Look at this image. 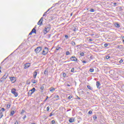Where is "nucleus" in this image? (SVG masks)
Returning <instances> with one entry per match:
<instances>
[{"label": "nucleus", "instance_id": "f257e3e1", "mask_svg": "<svg viewBox=\"0 0 124 124\" xmlns=\"http://www.w3.org/2000/svg\"><path fill=\"white\" fill-rule=\"evenodd\" d=\"M50 29H51V27L50 26V25H47V26H46L44 31V34H46L47 32H48L49 31H50Z\"/></svg>", "mask_w": 124, "mask_h": 124}, {"label": "nucleus", "instance_id": "f03ea898", "mask_svg": "<svg viewBox=\"0 0 124 124\" xmlns=\"http://www.w3.org/2000/svg\"><path fill=\"white\" fill-rule=\"evenodd\" d=\"M48 51H49V49H48V47H45L42 54V55H44V56H45V55H47V54H48Z\"/></svg>", "mask_w": 124, "mask_h": 124}, {"label": "nucleus", "instance_id": "7ed1b4c3", "mask_svg": "<svg viewBox=\"0 0 124 124\" xmlns=\"http://www.w3.org/2000/svg\"><path fill=\"white\" fill-rule=\"evenodd\" d=\"M42 50V47H41V46H38L36 49H35L34 51L36 54H38L39 53H40Z\"/></svg>", "mask_w": 124, "mask_h": 124}, {"label": "nucleus", "instance_id": "20e7f679", "mask_svg": "<svg viewBox=\"0 0 124 124\" xmlns=\"http://www.w3.org/2000/svg\"><path fill=\"white\" fill-rule=\"evenodd\" d=\"M11 93L14 95L16 97H17L18 96V93H16V89H13L11 90Z\"/></svg>", "mask_w": 124, "mask_h": 124}, {"label": "nucleus", "instance_id": "39448f33", "mask_svg": "<svg viewBox=\"0 0 124 124\" xmlns=\"http://www.w3.org/2000/svg\"><path fill=\"white\" fill-rule=\"evenodd\" d=\"M9 78L12 83H15V82H16V78L15 77H10Z\"/></svg>", "mask_w": 124, "mask_h": 124}, {"label": "nucleus", "instance_id": "423d86ee", "mask_svg": "<svg viewBox=\"0 0 124 124\" xmlns=\"http://www.w3.org/2000/svg\"><path fill=\"white\" fill-rule=\"evenodd\" d=\"M43 17H41V19L39 20V21L37 23V25L39 26H41V25H43Z\"/></svg>", "mask_w": 124, "mask_h": 124}, {"label": "nucleus", "instance_id": "0eeeda50", "mask_svg": "<svg viewBox=\"0 0 124 124\" xmlns=\"http://www.w3.org/2000/svg\"><path fill=\"white\" fill-rule=\"evenodd\" d=\"M70 60L72 61V62H78V59L75 57V56H72L70 58Z\"/></svg>", "mask_w": 124, "mask_h": 124}, {"label": "nucleus", "instance_id": "6e6552de", "mask_svg": "<svg viewBox=\"0 0 124 124\" xmlns=\"http://www.w3.org/2000/svg\"><path fill=\"white\" fill-rule=\"evenodd\" d=\"M117 49H120L121 51H123V50L124 49V46L122 45H118L117 46Z\"/></svg>", "mask_w": 124, "mask_h": 124}, {"label": "nucleus", "instance_id": "1a4fd4ad", "mask_svg": "<svg viewBox=\"0 0 124 124\" xmlns=\"http://www.w3.org/2000/svg\"><path fill=\"white\" fill-rule=\"evenodd\" d=\"M100 82L99 81H96V86L97 88V89H100V86H101Z\"/></svg>", "mask_w": 124, "mask_h": 124}, {"label": "nucleus", "instance_id": "9d476101", "mask_svg": "<svg viewBox=\"0 0 124 124\" xmlns=\"http://www.w3.org/2000/svg\"><path fill=\"white\" fill-rule=\"evenodd\" d=\"M30 66H31V64L30 63H27L26 64H25L24 69H27V68H28Z\"/></svg>", "mask_w": 124, "mask_h": 124}, {"label": "nucleus", "instance_id": "9b49d317", "mask_svg": "<svg viewBox=\"0 0 124 124\" xmlns=\"http://www.w3.org/2000/svg\"><path fill=\"white\" fill-rule=\"evenodd\" d=\"M57 4H59V3H56L55 4H54L53 5V6H52L50 8L48 9L46 11V13H47V12H48L49 10H50V9H52V8H53V7H55V6H56V5H57Z\"/></svg>", "mask_w": 124, "mask_h": 124}, {"label": "nucleus", "instance_id": "f8f14e48", "mask_svg": "<svg viewBox=\"0 0 124 124\" xmlns=\"http://www.w3.org/2000/svg\"><path fill=\"white\" fill-rule=\"evenodd\" d=\"M57 4H59V3H56L55 4H54L53 5V6H52L50 8L48 9L46 11V13H47V12H48L49 10H50V9H52V8H53V7H55V6H56V5H57Z\"/></svg>", "mask_w": 124, "mask_h": 124}, {"label": "nucleus", "instance_id": "ddd939ff", "mask_svg": "<svg viewBox=\"0 0 124 124\" xmlns=\"http://www.w3.org/2000/svg\"><path fill=\"white\" fill-rule=\"evenodd\" d=\"M8 76V74L6 73L3 77L1 78V79H4L5 80L7 78V77Z\"/></svg>", "mask_w": 124, "mask_h": 124}, {"label": "nucleus", "instance_id": "4468645a", "mask_svg": "<svg viewBox=\"0 0 124 124\" xmlns=\"http://www.w3.org/2000/svg\"><path fill=\"white\" fill-rule=\"evenodd\" d=\"M36 76H37V72L34 71L33 73V78L34 79H36Z\"/></svg>", "mask_w": 124, "mask_h": 124}, {"label": "nucleus", "instance_id": "2eb2a0df", "mask_svg": "<svg viewBox=\"0 0 124 124\" xmlns=\"http://www.w3.org/2000/svg\"><path fill=\"white\" fill-rule=\"evenodd\" d=\"M35 29H36V26H35L34 28L31 31H33V33H36V30H35Z\"/></svg>", "mask_w": 124, "mask_h": 124}, {"label": "nucleus", "instance_id": "dca6fc26", "mask_svg": "<svg viewBox=\"0 0 124 124\" xmlns=\"http://www.w3.org/2000/svg\"><path fill=\"white\" fill-rule=\"evenodd\" d=\"M6 60H7V58H6V59H5L3 61V62H1V64H5V63L7 62L6 61Z\"/></svg>", "mask_w": 124, "mask_h": 124}, {"label": "nucleus", "instance_id": "f3484780", "mask_svg": "<svg viewBox=\"0 0 124 124\" xmlns=\"http://www.w3.org/2000/svg\"><path fill=\"white\" fill-rule=\"evenodd\" d=\"M14 114H15V111L14 110H13V111H11V113L10 114V116L11 117H12L13 116V115H14Z\"/></svg>", "mask_w": 124, "mask_h": 124}, {"label": "nucleus", "instance_id": "a211bd4d", "mask_svg": "<svg viewBox=\"0 0 124 124\" xmlns=\"http://www.w3.org/2000/svg\"><path fill=\"white\" fill-rule=\"evenodd\" d=\"M29 91L33 93L35 92V88L34 87L32 89L30 90Z\"/></svg>", "mask_w": 124, "mask_h": 124}, {"label": "nucleus", "instance_id": "6ab92c4d", "mask_svg": "<svg viewBox=\"0 0 124 124\" xmlns=\"http://www.w3.org/2000/svg\"><path fill=\"white\" fill-rule=\"evenodd\" d=\"M75 120L73 118H71L69 120V123H74Z\"/></svg>", "mask_w": 124, "mask_h": 124}, {"label": "nucleus", "instance_id": "aec40b11", "mask_svg": "<svg viewBox=\"0 0 124 124\" xmlns=\"http://www.w3.org/2000/svg\"><path fill=\"white\" fill-rule=\"evenodd\" d=\"M31 82L33 84H36V83H37V80H35V79H31Z\"/></svg>", "mask_w": 124, "mask_h": 124}, {"label": "nucleus", "instance_id": "412c9836", "mask_svg": "<svg viewBox=\"0 0 124 124\" xmlns=\"http://www.w3.org/2000/svg\"><path fill=\"white\" fill-rule=\"evenodd\" d=\"M55 88H53V87H51L49 89L50 92H51V93H53V92H54V91H55Z\"/></svg>", "mask_w": 124, "mask_h": 124}, {"label": "nucleus", "instance_id": "4be33fe9", "mask_svg": "<svg viewBox=\"0 0 124 124\" xmlns=\"http://www.w3.org/2000/svg\"><path fill=\"white\" fill-rule=\"evenodd\" d=\"M87 88L89 89V90H90L91 91H93V87H92L90 85H87Z\"/></svg>", "mask_w": 124, "mask_h": 124}, {"label": "nucleus", "instance_id": "5701e85b", "mask_svg": "<svg viewBox=\"0 0 124 124\" xmlns=\"http://www.w3.org/2000/svg\"><path fill=\"white\" fill-rule=\"evenodd\" d=\"M54 98H58L56 99V100H60V96H59V95H55Z\"/></svg>", "mask_w": 124, "mask_h": 124}, {"label": "nucleus", "instance_id": "b1692460", "mask_svg": "<svg viewBox=\"0 0 124 124\" xmlns=\"http://www.w3.org/2000/svg\"><path fill=\"white\" fill-rule=\"evenodd\" d=\"M115 26L116 27V28H120V27H121L120 24H119V23H116L115 24Z\"/></svg>", "mask_w": 124, "mask_h": 124}, {"label": "nucleus", "instance_id": "393cba45", "mask_svg": "<svg viewBox=\"0 0 124 124\" xmlns=\"http://www.w3.org/2000/svg\"><path fill=\"white\" fill-rule=\"evenodd\" d=\"M44 74L45 75H48V70L46 69L44 71Z\"/></svg>", "mask_w": 124, "mask_h": 124}, {"label": "nucleus", "instance_id": "a878e982", "mask_svg": "<svg viewBox=\"0 0 124 124\" xmlns=\"http://www.w3.org/2000/svg\"><path fill=\"white\" fill-rule=\"evenodd\" d=\"M30 79H28L27 81H26V84L27 85H30V84H31V81H30Z\"/></svg>", "mask_w": 124, "mask_h": 124}, {"label": "nucleus", "instance_id": "bb28decb", "mask_svg": "<svg viewBox=\"0 0 124 124\" xmlns=\"http://www.w3.org/2000/svg\"><path fill=\"white\" fill-rule=\"evenodd\" d=\"M32 93H32V92H30V91H29V92H28V95H29V96H31V94H32Z\"/></svg>", "mask_w": 124, "mask_h": 124}, {"label": "nucleus", "instance_id": "cd10ccee", "mask_svg": "<svg viewBox=\"0 0 124 124\" xmlns=\"http://www.w3.org/2000/svg\"><path fill=\"white\" fill-rule=\"evenodd\" d=\"M80 55L81 57H84V56H85V53L84 52H80Z\"/></svg>", "mask_w": 124, "mask_h": 124}, {"label": "nucleus", "instance_id": "c85d7f7f", "mask_svg": "<svg viewBox=\"0 0 124 124\" xmlns=\"http://www.w3.org/2000/svg\"><path fill=\"white\" fill-rule=\"evenodd\" d=\"M89 71L90 72H93V71H94V69H93V68H90Z\"/></svg>", "mask_w": 124, "mask_h": 124}, {"label": "nucleus", "instance_id": "c756f323", "mask_svg": "<svg viewBox=\"0 0 124 124\" xmlns=\"http://www.w3.org/2000/svg\"><path fill=\"white\" fill-rule=\"evenodd\" d=\"M4 111H5V109L3 108H1L0 112H4Z\"/></svg>", "mask_w": 124, "mask_h": 124}, {"label": "nucleus", "instance_id": "7c9ffc66", "mask_svg": "<svg viewBox=\"0 0 124 124\" xmlns=\"http://www.w3.org/2000/svg\"><path fill=\"white\" fill-rule=\"evenodd\" d=\"M71 44L73 46H75L76 44H75V42L74 41H72Z\"/></svg>", "mask_w": 124, "mask_h": 124}, {"label": "nucleus", "instance_id": "2f4dec72", "mask_svg": "<svg viewBox=\"0 0 124 124\" xmlns=\"http://www.w3.org/2000/svg\"><path fill=\"white\" fill-rule=\"evenodd\" d=\"M3 116V114H2V112L0 113V119H1L2 117Z\"/></svg>", "mask_w": 124, "mask_h": 124}, {"label": "nucleus", "instance_id": "473e14b6", "mask_svg": "<svg viewBox=\"0 0 124 124\" xmlns=\"http://www.w3.org/2000/svg\"><path fill=\"white\" fill-rule=\"evenodd\" d=\"M10 106H11V105H10V104H7V109H9V108H10Z\"/></svg>", "mask_w": 124, "mask_h": 124}, {"label": "nucleus", "instance_id": "72a5a7b5", "mask_svg": "<svg viewBox=\"0 0 124 124\" xmlns=\"http://www.w3.org/2000/svg\"><path fill=\"white\" fill-rule=\"evenodd\" d=\"M59 49H62V47H60V46H57V47H56V50H57V51H59Z\"/></svg>", "mask_w": 124, "mask_h": 124}, {"label": "nucleus", "instance_id": "f704fd0d", "mask_svg": "<svg viewBox=\"0 0 124 124\" xmlns=\"http://www.w3.org/2000/svg\"><path fill=\"white\" fill-rule=\"evenodd\" d=\"M73 31H78V29L76 27H75L74 29H73Z\"/></svg>", "mask_w": 124, "mask_h": 124}, {"label": "nucleus", "instance_id": "c9c22d12", "mask_svg": "<svg viewBox=\"0 0 124 124\" xmlns=\"http://www.w3.org/2000/svg\"><path fill=\"white\" fill-rule=\"evenodd\" d=\"M93 120H94V121H96V119H97V117H96V116H93Z\"/></svg>", "mask_w": 124, "mask_h": 124}, {"label": "nucleus", "instance_id": "e433bc0d", "mask_svg": "<svg viewBox=\"0 0 124 124\" xmlns=\"http://www.w3.org/2000/svg\"><path fill=\"white\" fill-rule=\"evenodd\" d=\"M90 12H94V11H95L93 9H91L90 10Z\"/></svg>", "mask_w": 124, "mask_h": 124}, {"label": "nucleus", "instance_id": "4c0bfd02", "mask_svg": "<svg viewBox=\"0 0 124 124\" xmlns=\"http://www.w3.org/2000/svg\"><path fill=\"white\" fill-rule=\"evenodd\" d=\"M66 56H68V55H70V52H69V51H67L66 52Z\"/></svg>", "mask_w": 124, "mask_h": 124}, {"label": "nucleus", "instance_id": "58836bf2", "mask_svg": "<svg viewBox=\"0 0 124 124\" xmlns=\"http://www.w3.org/2000/svg\"><path fill=\"white\" fill-rule=\"evenodd\" d=\"M51 124H56V121H55V120H52V121H51Z\"/></svg>", "mask_w": 124, "mask_h": 124}, {"label": "nucleus", "instance_id": "ea45409f", "mask_svg": "<svg viewBox=\"0 0 124 124\" xmlns=\"http://www.w3.org/2000/svg\"><path fill=\"white\" fill-rule=\"evenodd\" d=\"M106 59L107 60H109V59H110V56H106Z\"/></svg>", "mask_w": 124, "mask_h": 124}, {"label": "nucleus", "instance_id": "a19ab883", "mask_svg": "<svg viewBox=\"0 0 124 124\" xmlns=\"http://www.w3.org/2000/svg\"><path fill=\"white\" fill-rule=\"evenodd\" d=\"M88 114L89 115H91L92 114H93V111H92V110H90L89 112H88Z\"/></svg>", "mask_w": 124, "mask_h": 124}, {"label": "nucleus", "instance_id": "79ce46f5", "mask_svg": "<svg viewBox=\"0 0 124 124\" xmlns=\"http://www.w3.org/2000/svg\"><path fill=\"white\" fill-rule=\"evenodd\" d=\"M49 110H50V107H47L46 108L47 111L49 112Z\"/></svg>", "mask_w": 124, "mask_h": 124}, {"label": "nucleus", "instance_id": "37998d69", "mask_svg": "<svg viewBox=\"0 0 124 124\" xmlns=\"http://www.w3.org/2000/svg\"><path fill=\"white\" fill-rule=\"evenodd\" d=\"M24 113H25V110L22 109L21 112V113H20V114H21V115H22V114H24Z\"/></svg>", "mask_w": 124, "mask_h": 124}, {"label": "nucleus", "instance_id": "c03bdc74", "mask_svg": "<svg viewBox=\"0 0 124 124\" xmlns=\"http://www.w3.org/2000/svg\"><path fill=\"white\" fill-rule=\"evenodd\" d=\"M104 47H106L108 46V44L106 43L104 45Z\"/></svg>", "mask_w": 124, "mask_h": 124}, {"label": "nucleus", "instance_id": "a18cd8bd", "mask_svg": "<svg viewBox=\"0 0 124 124\" xmlns=\"http://www.w3.org/2000/svg\"><path fill=\"white\" fill-rule=\"evenodd\" d=\"M46 15H47V13L46 12H45L43 16L44 17V16H46Z\"/></svg>", "mask_w": 124, "mask_h": 124}, {"label": "nucleus", "instance_id": "49530a36", "mask_svg": "<svg viewBox=\"0 0 124 124\" xmlns=\"http://www.w3.org/2000/svg\"><path fill=\"white\" fill-rule=\"evenodd\" d=\"M68 99H71V98H72V95H70L68 97Z\"/></svg>", "mask_w": 124, "mask_h": 124}, {"label": "nucleus", "instance_id": "de8ad7c7", "mask_svg": "<svg viewBox=\"0 0 124 124\" xmlns=\"http://www.w3.org/2000/svg\"><path fill=\"white\" fill-rule=\"evenodd\" d=\"M62 76H63V77H65L66 76V74H65V73H63V74H62Z\"/></svg>", "mask_w": 124, "mask_h": 124}, {"label": "nucleus", "instance_id": "09e8293b", "mask_svg": "<svg viewBox=\"0 0 124 124\" xmlns=\"http://www.w3.org/2000/svg\"><path fill=\"white\" fill-rule=\"evenodd\" d=\"M82 63H87V61H82Z\"/></svg>", "mask_w": 124, "mask_h": 124}, {"label": "nucleus", "instance_id": "8fccbe9b", "mask_svg": "<svg viewBox=\"0 0 124 124\" xmlns=\"http://www.w3.org/2000/svg\"><path fill=\"white\" fill-rule=\"evenodd\" d=\"M123 62H124V60H123L122 59H121V60L119 61V62H120V63H123Z\"/></svg>", "mask_w": 124, "mask_h": 124}, {"label": "nucleus", "instance_id": "3c124183", "mask_svg": "<svg viewBox=\"0 0 124 124\" xmlns=\"http://www.w3.org/2000/svg\"><path fill=\"white\" fill-rule=\"evenodd\" d=\"M71 72H74V68H72L71 70Z\"/></svg>", "mask_w": 124, "mask_h": 124}, {"label": "nucleus", "instance_id": "603ef678", "mask_svg": "<svg viewBox=\"0 0 124 124\" xmlns=\"http://www.w3.org/2000/svg\"><path fill=\"white\" fill-rule=\"evenodd\" d=\"M46 99L45 100V101H47V99H48V98H49V97H48V96H46Z\"/></svg>", "mask_w": 124, "mask_h": 124}, {"label": "nucleus", "instance_id": "864d4df0", "mask_svg": "<svg viewBox=\"0 0 124 124\" xmlns=\"http://www.w3.org/2000/svg\"><path fill=\"white\" fill-rule=\"evenodd\" d=\"M53 115H54V114H53V112L50 113L49 117H52V116H53Z\"/></svg>", "mask_w": 124, "mask_h": 124}, {"label": "nucleus", "instance_id": "5fc2aeb1", "mask_svg": "<svg viewBox=\"0 0 124 124\" xmlns=\"http://www.w3.org/2000/svg\"><path fill=\"white\" fill-rule=\"evenodd\" d=\"M47 36H48V38H50V37H51V34H49L47 35Z\"/></svg>", "mask_w": 124, "mask_h": 124}, {"label": "nucleus", "instance_id": "6e6d98bb", "mask_svg": "<svg viewBox=\"0 0 124 124\" xmlns=\"http://www.w3.org/2000/svg\"><path fill=\"white\" fill-rule=\"evenodd\" d=\"M40 89L42 90V91H43V90L44 89V87L43 86L41 87Z\"/></svg>", "mask_w": 124, "mask_h": 124}, {"label": "nucleus", "instance_id": "4d7b16f0", "mask_svg": "<svg viewBox=\"0 0 124 124\" xmlns=\"http://www.w3.org/2000/svg\"><path fill=\"white\" fill-rule=\"evenodd\" d=\"M33 31H31V32L29 33V35H31V34H32Z\"/></svg>", "mask_w": 124, "mask_h": 124}, {"label": "nucleus", "instance_id": "13d9d810", "mask_svg": "<svg viewBox=\"0 0 124 124\" xmlns=\"http://www.w3.org/2000/svg\"><path fill=\"white\" fill-rule=\"evenodd\" d=\"M15 124H19L18 123V121L16 120V122L15 123Z\"/></svg>", "mask_w": 124, "mask_h": 124}, {"label": "nucleus", "instance_id": "bf43d9fd", "mask_svg": "<svg viewBox=\"0 0 124 124\" xmlns=\"http://www.w3.org/2000/svg\"><path fill=\"white\" fill-rule=\"evenodd\" d=\"M65 38H66V39H67V38H68V35H65Z\"/></svg>", "mask_w": 124, "mask_h": 124}, {"label": "nucleus", "instance_id": "052dcab7", "mask_svg": "<svg viewBox=\"0 0 124 124\" xmlns=\"http://www.w3.org/2000/svg\"><path fill=\"white\" fill-rule=\"evenodd\" d=\"M26 118H27V115H24L23 117V120H25V119H26Z\"/></svg>", "mask_w": 124, "mask_h": 124}, {"label": "nucleus", "instance_id": "680f3d73", "mask_svg": "<svg viewBox=\"0 0 124 124\" xmlns=\"http://www.w3.org/2000/svg\"><path fill=\"white\" fill-rule=\"evenodd\" d=\"M114 6H116L117 5V3H113Z\"/></svg>", "mask_w": 124, "mask_h": 124}, {"label": "nucleus", "instance_id": "e2e57ef3", "mask_svg": "<svg viewBox=\"0 0 124 124\" xmlns=\"http://www.w3.org/2000/svg\"><path fill=\"white\" fill-rule=\"evenodd\" d=\"M81 93H84V91L83 90H81V91L80 92Z\"/></svg>", "mask_w": 124, "mask_h": 124}, {"label": "nucleus", "instance_id": "0e129e2a", "mask_svg": "<svg viewBox=\"0 0 124 124\" xmlns=\"http://www.w3.org/2000/svg\"><path fill=\"white\" fill-rule=\"evenodd\" d=\"M1 67L0 66V73H1Z\"/></svg>", "mask_w": 124, "mask_h": 124}, {"label": "nucleus", "instance_id": "69168bd1", "mask_svg": "<svg viewBox=\"0 0 124 124\" xmlns=\"http://www.w3.org/2000/svg\"><path fill=\"white\" fill-rule=\"evenodd\" d=\"M89 41H90V42L93 41V39H89Z\"/></svg>", "mask_w": 124, "mask_h": 124}, {"label": "nucleus", "instance_id": "338daca9", "mask_svg": "<svg viewBox=\"0 0 124 124\" xmlns=\"http://www.w3.org/2000/svg\"><path fill=\"white\" fill-rule=\"evenodd\" d=\"M86 93H87V94H90V92H87Z\"/></svg>", "mask_w": 124, "mask_h": 124}, {"label": "nucleus", "instance_id": "774afa93", "mask_svg": "<svg viewBox=\"0 0 124 124\" xmlns=\"http://www.w3.org/2000/svg\"><path fill=\"white\" fill-rule=\"evenodd\" d=\"M72 15H73V13H71V15H70V16H72Z\"/></svg>", "mask_w": 124, "mask_h": 124}]
</instances>
